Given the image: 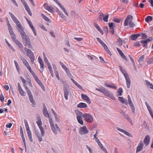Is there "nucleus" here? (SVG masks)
<instances>
[{
	"mask_svg": "<svg viewBox=\"0 0 153 153\" xmlns=\"http://www.w3.org/2000/svg\"><path fill=\"white\" fill-rule=\"evenodd\" d=\"M43 111L44 115L46 117H49L50 115L44 104Z\"/></svg>",
	"mask_w": 153,
	"mask_h": 153,
	"instance_id": "f3484780",
	"label": "nucleus"
},
{
	"mask_svg": "<svg viewBox=\"0 0 153 153\" xmlns=\"http://www.w3.org/2000/svg\"><path fill=\"white\" fill-rule=\"evenodd\" d=\"M133 19V17L131 15H128L125 19L124 23V26H127L129 25L130 27H133L135 25L132 22Z\"/></svg>",
	"mask_w": 153,
	"mask_h": 153,
	"instance_id": "20e7f679",
	"label": "nucleus"
},
{
	"mask_svg": "<svg viewBox=\"0 0 153 153\" xmlns=\"http://www.w3.org/2000/svg\"><path fill=\"white\" fill-rule=\"evenodd\" d=\"M21 60L22 61L25 66L27 68L28 70L29 71H31L32 70L31 67L26 59L22 57L21 58Z\"/></svg>",
	"mask_w": 153,
	"mask_h": 153,
	"instance_id": "9d476101",
	"label": "nucleus"
},
{
	"mask_svg": "<svg viewBox=\"0 0 153 153\" xmlns=\"http://www.w3.org/2000/svg\"><path fill=\"white\" fill-rule=\"evenodd\" d=\"M117 91L119 94V96H121L122 94V93L123 92L122 89L120 88L118 89V90Z\"/></svg>",
	"mask_w": 153,
	"mask_h": 153,
	"instance_id": "a18cd8bd",
	"label": "nucleus"
},
{
	"mask_svg": "<svg viewBox=\"0 0 153 153\" xmlns=\"http://www.w3.org/2000/svg\"><path fill=\"white\" fill-rule=\"evenodd\" d=\"M141 43H142L143 44V47L147 48V44L146 41L143 40H141L140 41Z\"/></svg>",
	"mask_w": 153,
	"mask_h": 153,
	"instance_id": "4c0bfd02",
	"label": "nucleus"
},
{
	"mask_svg": "<svg viewBox=\"0 0 153 153\" xmlns=\"http://www.w3.org/2000/svg\"><path fill=\"white\" fill-rule=\"evenodd\" d=\"M26 91L27 92V94L29 96V100L33 105H35L36 103L35 101L33 100V96L30 90L28 88L27 86L26 87Z\"/></svg>",
	"mask_w": 153,
	"mask_h": 153,
	"instance_id": "0eeeda50",
	"label": "nucleus"
},
{
	"mask_svg": "<svg viewBox=\"0 0 153 153\" xmlns=\"http://www.w3.org/2000/svg\"><path fill=\"white\" fill-rule=\"evenodd\" d=\"M79 132L81 135H84L88 134V131L87 130L86 126H83L79 128Z\"/></svg>",
	"mask_w": 153,
	"mask_h": 153,
	"instance_id": "6e6552de",
	"label": "nucleus"
},
{
	"mask_svg": "<svg viewBox=\"0 0 153 153\" xmlns=\"http://www.w3.org/2000/svg\"><path fill=\"white\" fill-rule=\"evenodd\" d=\"M59 63L61 65L62 68L65 70V72L69 70L66 66H65L60 61Z\"/></svg>",
	"mask_w": 153,
	"mask_h": 153,
	"instance_id": "473e14b6",
	"label": "nucleus"
},
{
	"mask_svg": "<svg viewBox=\"0 0 153 153\" xmlns=\"http://www.w3.org/2000/svg\"><path fill=\"white\" fill-rule=\"evenodd\" d=\"M41 16L47 22H49L50 21V19L47 16L44 15L43 13L41 14Z\"/></svg>",
	"mask_w": 153,
	"mask_h": 153,
	"instance_id": "58836bf2",
	"label": "nucleus"
},
{
	"mask_svg": "<svg viewBox=\"0 0 153 153\" xmlns=\"http://www.w3.org/2000/svg\"><path fill=\"white\" fill-rule=\"evenodd\" d=\"M39 128L41 131L42 136L44 137L45 134V131L43 128L42 126L39 127Z\"/></svg>",
	"mask_w": 153,
	"mask_h": 153,
	"instance_id": "c9c22d12",
	"label": "nucleus"
},
{
	"mask_svg": "<svg viewBox=\"0 0 153 153\" xmlns=\"http://www.w3.org/2000/svg\"><path fill=\"white\" fill-rule=\"evenodd\" d=\"M27 135L28 138L30 142H32L33 141V139L32 138L31 132L30 130L27 131Z\"/></svg>",
	"mask_w": 153,
	"mask_h": 153,
	"instance_id": "412c9836",
	"label": "nucleus"
},
{
	"mask_svg": "<svg viewBox=\"0 0 153 153\" xmlns=\"http://www.w3.org/2000/svg\"><path fill=\"white\" fill-rule=\"evenodd\" d=\"M86 147L90 153H93L92 150L90 147H89L88 145H86Z\"/></svg>",
	"mask_w": 153,
	"mask_h": 153,
	"instance_id": "338daca9",
	"label": "nucleus"
},
{
	"mask_svg": "<svg viewBox=\"0 0 153 153\" xmlns=\"http://www.w3.org/2000/svg\"><path fill=\"white\" fill-rule=\"evenodd\" d=\"M58 5L59 6L61 9L63 11L66 15L67 16H68V14L63 6L62 5L60 4H59Z\"/></svg>",
	"mask_w": 153,
	"mask_h": 153,
	"instance_id": "7c9ffc66",
	"label": "nucleus"
},
{
	"mask_svg": "<svg viewBox=\"0 0 153 153\" xmlns=\"http://www.w3.org/2000/svg\"><path fill=\"white\" fill-rule=\"evenodd\" d=\"M9 14L11 17L13 21L16 23L17 26V28L18 30H19V21L15 17L14 15L11 12H9Z\"/></svg>",
	"mask_w": 153,
	"mask_h": 153,
	"instance_id": "1a4fd4ad",
	"label": "nucleus"
},
{
	"mask_svg": "<svg viewBox=\"0 0 153 153\" xmlns=\"http://www.w3.org/2000/svg\"><path fill=\"white\" fill-rule=\"evenodd\" d=\"M143 142L142 141H141L140 142L138 146H137V148L136 149V152L137 153V152H139L142 149H143Z\"/></svg>",
	"mask_w": 153,
	"mask_h": 153,
	"instance_id": "4468645a",
	"label": "nucleus"
},
{
	"mask_svg": "<svg viewBox=\"0 0 153 153\" xmlns=\"http://www.w3.org/2000/svg\"><path fill=\"white\" fill-rule=\"evenodd\" d=\"M146 85L149 88L153 89V85L147 80H145Z\"/></svg>",
	"mask_w": 153,
	"mask_h": 153,
	"instance_id": "a878e982",
	"label": "nucleus"
},
{
	"mask_svg": "<svg viewBox=\"0 0 153 153\" xmlns=\"http://www.w3.org/2000/svg\"><path fill=\"white\" fill-rule=\"evenodd\" d=\"M150 140V139L149 136L148 135H146L143 141L144 143L146 146H147L149 144Z\"/></svg>",
	"mask_w": 153,
	"mask_h": 153,
	"instance_id": "a211bd4d",
	"label": "nucleus"
},
{
	"mask_svg": "<svg viewBox=\"0 0 153 153\" xmlns=\"http://www.w3.org/2000/svg\"><path fill=\"white\" fill-rule=\"evenodd\" d=\"M141 35L142 36V38L143 39H145V38H146L147 37V36L145 33H142L141 34Z\"/></svg>",
	"mask_w": 153,
	"mask_h": 153,
	"instance_id": "0e129e2a",
	"label": "nucleus"
},
{
	"mask_svg": "<svg viewBox=\"0 0 153 153\" xmlns=\"http://www.w3.org/2000/svg\"><path fill=\"white\" fill-rule=\"evenodd\" d=\"M109 17V14L108 13H106L103 16V19L104 21L107 22H108V18Z\"/></svg>",
	"mask_w": 153,
	"mask_h": 153,
	"instance_id": "c756f323",
	"label": "nucleus"
},
{
	"mask_svg": "<svg viewBox=\"0 0 153 153\" xmlns=\"http://www.w3.org/2000/svg\"><path fill=\"white\" fill-rule=\"evenodd\" d=\"M105 85L107 87L111 88L114 89H116L117 88V87L114 84H108L106 83L105 84Z\"/></svg>",
	"mask_w": 153,
	"mask_h": 153,
	"instance_id": "393cba45",
	"label": "nucleus"
},
{
	"mask_svg": "<svg viewBox=\"0 0 153 153\" xmlns=\"http://www.w3.org/2000/svg\"><path fill=\"white\" fill-rule=\"evenodd\" d=\"M74 39H76L78 42L81 41L83 40V39L82 38L74 37Z\"/></svg>",
	"mask_w": 153,
	"mask_h": 153,
	"instance_id": "bf43d9fd",
	"label": "nucleus"
},
{
	"mask_svg": "<svg viewBox=\"0 0 153 153\" xmlns=\"http://www.w3.org/2000/svg\"><path fill=\"white\" fill-rule=\"evenodd\" d=\"M118 99L119 101L121 102L123 104H125L126 105H127V100L125 99L124 98L122 97H118Z\"/></svg>",
	"mask_w": 153,
	"mask_h": 153,
	"instance_id": "4be33fe9",
	"label": "nucleus"
},
{
	"mask_svg": "<svg viewBox=\"0 0 153 153\" xmlns=\"http://www.w3.org/2000/svg\"><path fill=\"white\" fill-rule=\"evenodd\" d=\"M153 62V58H151L148 61V65H150Z\"/></svg>",
	"mask_w": 153,
	"mask_h": 153,
	"instance_id": "052dcab7",
	"label": "nucleus"
},
{
	"mask_svg": "<svg viewBox=\"0 0 153 153\" xmlns=\"http://www.w3.org/2000/svg\"><path fill=\"white\" fill-rule=\"evenodd\" d=\"M101 149L104 152H105V153H108V151L107 150V149L103 146L101 148Z\"/></svg>",
	"mask_w": 153,
	"mask_h": 153,
	"instance_id": "774afa93",
	"label": "nucleus"
},
{
	"mask_svg": "<svg viewBox=\"0 0 153 153\" xmlns=\"http://www.w3.org/2000/svg\"><path fill=\"white\" fill-rule=\"evenodd\" d=\"M36 82L42 88H44L43 85L39 79Z\"/></svg>",
	"mask_w": 153,
	"mask_h": 153,
	"instance_id": "49530a36",
	"label": "nucleus"
},
{
	"mask_svg": "<svg viewBox=\"0 0 153 153\" xmlns=\"http://www.w3.org/2000/svg\"><path fill=\"white\" fill-rule=\"evenodd\" d=\"M20 134L21 136V137L22 138V139L23 141V142L24 143V145L25 146V139L24 137V135L23 134V130L22 129H20Z\"/></svg>",
	"mask_w": 153,
	"mask_h": 153,
	"instance_id": "2f4dec72",
	"label": "nucleus"
},
{
	"mask_svg": "<svg viewBox=\"0 0 153 153\" xmlns=\"http://www.w3.org/2000/svg\"><path fill=\"white\" fill-rule=\"evenodd\" d=\"M129 104L131 107L132 110H134V106L132 102L129 103Z\"/></svg>",
	"mask_w": 153,
	"mask_h": 153,
	"instance_id": "603ef678",
	"label": "nucleus"
},
{
	"mask_svg": "<svg viewBox=\"0 0 153 153\" xmlns=\"http://www.w3.org/2000/svg\"><path fill=\"white\" fill-rule=\"evenodd\" d=\"M124 134H126V135H127L128 136H129V137H131L132 136V135L131 134V133H130L126 131L125 130H124V131L123 132Z\"/></svg>",
	"mask_w": 153,
	"mask_h": 153,
	"instance_id": "3c124183",
	"label": "nucleus"
},
{
	"mask_svg": "<svg viewBox=\"0 0 153 153\" xmlns=\"http://www.w3.org/2000/svg\"><path fill=\"white\" fill-rule=\"evenodd\" d=\"M94 25L97 30L101 33L102 35L104 33L102 30L97 24L95 23Z\"/></svg>",
	"mask_w": 153,
	"mask_h": 153,
	"instance_id": "5701e85b",
	"label": "nucleus"
},
{
	"mask_svg": "<svg viewBox=\"0 0 153 153\" xmlns=\"http://www.w3.org/2000/svg\"><path fill=\"white\" fill-rule=\"evenodd\" d=\"M7 27L9 32L11 36L12 39L13 41L19 47V42L18 40L16 39V36L13 31L12 28L10 25L7 26Z\"/></svg>",
	"mask_w": 153,
	"mask_h": 153,
	"instance_id": "39448f33",
	"label": "nucleus"
},
{
	"mask_svg": "<svg viewBox=\"0 0 153 153\" xmlns=\"http://www.w3.org/2000/svg\"><path fill=\"white\" fill-rule=\"evenodd\" d=\"M152 37H150L148 39H147L145 41H146L147 44L148 42H151L152 40Z\"/></svg>",
	"mask_w": 153,
	"mask_h": 153,
	"instance_id": "13d9d810",
	"label": "nucleus"
},
{
	"mask_svg": "<svg viewBox=\"0 0 153 153\" xmlns=\"http://www.w3.org/2000/svg\"><path fill=\"white\" fill-rule=\"evenodd\" d=\"M39 27L42 28L43 30L45 31H47V30L46 29V28L42 24H41L39 25Z\"/></svg>",
	"mask_w": 153,
	"mask_h": 153,
	"instance_id": "864d4df0",
	"label": "nucleus"
},
{
	"mask_svg": "<svg viewBox=\"0 0 153 153\" xmlns=\"http://www.w3.org/2000/svg\"><path fill=\"white\" fill-rule=\"evenodd\" d=\"M96 90L100 92L103 94L105 96L111 98L113 100H115V98L113 95L111 93V92L107 89L102 87L100 88H97Z\"/></svg>",
	"mask_w": 153,
	"mask_h": 153,
	"instance_id": "f03ea898",
	"label": "nucleus"
},
{
	"mask_svg": "<svg viewBox=\"0 0 153 153\" xmlns=\"http://www.w3.org/2000/svg\"><path fill=\"white\" fill-rule=\"evenodd\" d=\"M44 6L45 8L49 12L52 13L54 10L53 8L51 5H49L47 3H45Z\"/></svg>",
	"mask_w": 153,
	"mask_h": 153,
	"instance_id": "ddd939ff",
	"label": "nucleus"
},
{
	"mask_svg": "<svg viewBox=\"0 0 153 153\" xmlns=\"http://www.w3.org/2000/svg\"><path fill=\"white\" fill-rule=\"evenodd\" d=\"M104 14L102 12H100L99 13V19L100 20H102V17L103 16Z\"/></svg>",
	"mask_w": 153,
	"mask_h": 153,
	"instance_id": "09e8293b",
	"label": "nucleus"
},
{
	"mask_svg": "<svg viewBox=\"0 0 153 153\" xmlns=\"http://www.w3.org/2000/svg\"><path fill=\"white\" fill-rule=\"evenodd\" d=\"M76 118L78 123L81 125L83 124V122L81 117L80 116L77 115Z\"/></svg>",
	"mask_w": 153,
	"mask_h": 153,
	"instance_id": "cd10ccee",
	"label": "nucleus"
},
{
	"mask_svg": "<svg viewBox=\"0 0 153 153\" xmlns=\"http://www.w3.org/2000/svg\"><path fill=\"white\" fill-rule=\"evenodd\" d=\"M4 100V96L1 94L0 95V100L2 102H3Z\"/></svg>",
	"mask_w": 153,
	"mask_h": 153,
	"instance_id": "5fc2aeb1",
	"label": "nucleus"
},
{
	"mask_svg": "<svg viewBox=\"0 0 153 153\" xmlns=\"http://www.w3.org/2000/svg\"><path fill=\"white\" fill-rule=\"evenodd\" d=\"M30 73L32 75L34 79H35L36 81H37L39 79L38 78L37 76L35 74L34 72L32 70L30 71Z\"/></svg>",
	"mask_w": 153,
	"mask_h": 153,
	"instance_id": "c85d7f7f",
	"label": "nucleus"
},
{
	"mask_svg": "<svg viewBox=\"0 0 153 153\" xmlns=\"http://www.w3.org/2000/svg\"><path fill=\"white\" fill-rule=\"evenodd\" d=\"M24 50L26 52L27 56H28L30 58H33L32 57L34 56L33 52L30 50L25 47L24 48Z\"/></svg>",
	"mask_w": 153,
	"mask_h": 153,
	"instance_id": "f8f14e48",
	"label": "nucleus"
},
{
	"mask_svg": "<svg viewBox=\"0 0 153 153\" xmlns=\"http://www.w3.org/2000/svg\"><path fill=\"white\" fill-rule=\"evenodd\" d=\"M116 49L118 52L119 53L120 55L121 56L122 58L124 60L127 61V59L124 53H123L122 51L118 48H117Z\"/></svg>",
	"mask_w": 153,
	"mask_h": 153,
	"instance_id": "2eb2a0df",
	"label": "nucleus"
},
{
	"mask_svg": "<svg viewBox=\"0 0 153 153\" xmlns=\"http://www.w3.org/2000/svg\"><path fill=\"white\" fill-rule=\"evenodd\" d=\"M48 118H49V122L50 124L51 127L54 126V124L53 123L52 119V118H51L50 116Z\"/></svg>",
	"mask_w": 153,
	"mask_h": 153,
	"instance_id": "37998d69",
	"label": "nucleus"
},
{
	"mask_svg": "<svg viewBox=\"0 0 153 153\" xmlns=\"http://www.w3.org/2000/svg\"><path fill=\"white\" fill-rule=\"evenodd\" d=\"M20 94L23 96H25L26 95L25 92H24L21 88L20 87Z\"/></svg>",
	"mask_w": 153,
	"mask_h": 153,
	"instance_id": "c03bdc74",
	"label": "nucleus"
},
{
	"mask_svg": "<svg viewBox=\"0 0 153 153\" xmlns=\"http://www.w3.org/2000/svg\"><path fill=\"white\" fill-rule=\"evenodd\" d=\"M20 32L25 45L27 46L29 48H31L32 45L28 36L26 35V33L23 31H21Z\"/></svg>",
	"mask_w": 153,
	"mask_h": 153,
	"instance_id": "f257e3e1",
	"label": "nucleus"
},
{
	"mask_svg": "<svg viewBox=\"0 0 153 153\" xmlns=\"http://www.w3.org/2000/svg\"><path fill=\"white\" fill-rule=\"evenodd\" d=\"M82 116L84 118L85 120L87 122L91 123L93 122V117L90 114L85 113L83 114Z\"/></svg>",
	"mask_w": 153,
	"mask_h": 153,
	"instance_id": "423d86ee",
	"label": "nucleus"
},
{
	"mask_svg": "<svg viewBox=\"0 0 153 153\" xmlns=\"http://www.w3.org/2000/svg\"><path fill=\"white\" fill-rule=\"evenodd\" d=\"M119 67L120 68V69L123 74L125 78L127 86L128 88H129L131 85V81L130 77L128 74L126 72L125 70L123 69L120 65H119Z\"/></svg>",
	"mask_w": 153,
	"mask_h": 153,
	"instance_id": "7ed1b4c3",
	"label": "nucleus"
},
{
	"mask_svg": "<svg viewBox=\"0 0 153 153\" xmlns=\"http://www.w3.org/2000/svg\"><path fill=\"white\" fill-rule=\"evenodd\" d=\"M103 48L105 49V51L109 55L111 56V54L110 51L109 50V49L108 48V47L107 46V45H105L103 47Z\"/></svg>",
	"mask_w": 153,
	"mask_h": 153,
	"instance_id": "72a5a7b5",
	"label": "nucleus"
},
{
	"mask_svg": "<svg viewBox=\"0 0 153 153\" xmlns=\"http://www.w3.org/2000/svg\"><path fill=\"white\" fill-rule=\"evenodd\" d=\"M108 26L110 28H114L115 26V25L113 22L109 23H108Z\"/></svg>",
	"mask_w": 153,
	"mask_h": 153,
	"instance_id": "a19ab883",
	"label": "nucleus"
},
{
	"mask_svg": "<svg viewBox=\"0 0 153 153\" xmlns=\"http://www.w3.org/2000/svg\"><path fill=\"white\" fill-rule=\"evenodd\" d=\"M37 121H36V123L38 126L39 127H42V123L41 121V119L40 117H37Z\"/></svg>",
	"mask_w": 153,
	"mask_h": 153,
	"instance_id": "b1692460",
	"label": "nucleus"
},
{
	"mask_svg": "<svg viewBox=\"0 0 153 153\" xmlns=\"http://www.w3.org/2000/svg\"><path fill=\"white\" fill-rule=\"evenodd\" d=\"M72 16L74 18L76 16H77V14L75 12L72 11L71 12Z\"/></svg>",
	"mask_w": 153,
	"mask_h": 153,
	"instance_id": "e2e57ef3",
	"label": "nucleus"
},
{
	"mask_svg": "<svg viewBox=\"0 0 153 153\" xmlns=\"http://www.w3.org/2000/svg\"><path fill=\"white\" fill-rule=\"evenodd\" d=\"M63 90L64 93V96L66 100H68V96L69 95L68 91L67 88L65 87L64 88Z\"/></svg>",
	"mask_w": 153,
	"mask_h": 153,
	"instance_id": "6ab92c4d",
	"label": "nucleus"
},
{
	"mask_svg": "<svg viewBox=\"0 0 153 153\" xmlns=\"http://www.w3.org/2000/svg\"><path fill=\"white\" fill-rule=\"evenodd\" d=\"M130 59L131 62L133 64V65L134 68L135 67V63L134 62V60L132 58H130Z\"/></svg>",
	"mask_w": 153,
	"mask_h": 153,
	"instance_id": "69168bd1",
	"label": "nucleus"
},
{
	"mask_svg": "<svg viewBox=\"0 0 153 153\" xmlns=\"http://www.w3.org/2000/svg\"><path fill=\"white\" fill-rule=\"evenodd\" d=\"M130 38L131 39H132V40H134V41L136 40V39L137 38L135 34H132V35H131L130 36Z\"/></svg>",
	"mask_w": 153,
	"mask_h": 153,
	"instance_id": "de8ad7c7",
	"label": "nucleus"
},
{
	"mask_svg": "<svg viewBox=\"0 0 153 153\" xmlns=\"http://www.w3.org/2000/svg\"><path fill=\"white\" fill-rule=\"evenodd\" d=\"M87 106V104L83 102H80L77 105V107L79 108H85Z\"/></svg>",
	"mask_w": 153,
	"mask_h": 153,
	"instance_id": "aec40b11",
	"label": "nucleus"
},
{
	"mask_svg": "<svg viewBox=\"0 0 153 153\" xmlns=\"http://www.w3.org/2000/svg\"><path fill=\"white\" fill-rule=\"evenodd\" d=\"M97 39L98 41L102 46L103 47L104 45H106L103 42V41L100 38H97Z\"/></svg>",
	"mask_w": 153,
	"mask_h": 153,
	"instance_id": "e433bc0d",
	"label": "nucleus"
},
{
	"mask_svg": "<svg viewBox=\"0 0 153 153\" xmlns=\"http://www.w3.org/2000/svg\"><path fill=\"white\" fill-rule=\"evenodd\" d=\"M55 73L56 74V76L58 79L59 80H60V78L59 76V74L58 72L57 71H55Z\"/></svg>",
	"mask_w": 153,
	"mask_h": 153,
	"instance_id": "680f3d73",
	"label": "nucleus"
},
{
	"mask_svg": "<svg viewBox=\"0 0 153 153\" xmlns=\"http://www.w3.org/2000/svg\"><path fill=\"white\" fill-rule=\"evenodd\" d=\"M113 21L114 22L117 23H119L120 22V19L117 18H114L113 19Z\"/></svg>",
	"mask_w": 153,
	"mask_h": 153,
	"instance_id": "6e6d98bb",
	"label": "nucleus"
},
{
	"mask_svg": "<svg viewBox=\"0 0 153 153\" xmlns=\"http://www.w3.org/2000/svg\"><path fill=\"white\" fill-rule=\"evenodd\" d=\"M82 98L84 100L86 101L87 102L89 103H90L91 101L89 97L85 94H81Z\"/></svg>",
	"mask_w": 153,
	"mask_h": 153,
	"instance_id": "dca6fc26",
	"label": "nucleus"
},
{
	"mask_svg": "<svg viewBox=\"0 0 153 153\" xmlns=\"http://www.w3.org/2000/svg\"><path fill=\"white\" fill-rule=\"evenodd\" d=\"M14 62L15 64L16 68L17 69V70L18 71V72H19V67L18 64L17 63V62L16 60L14 61Z\"/></svg>",
	"mask_w": 153,
	"mask_h": 153,
	"instance_id": "8fccbe9b",
	"label": "nucleus"
},
{
	"mask_svg": "<svg viewBox=\"0 0 153 153\" xmlns=\"http://www.w3.org/2000/svg\"><path fill=\"white\" fill-rule=\"evenodd\" d=\"M20 78L21 81L24 84V87L26 88V87L27 86L26 85V80L22 76H20Z\"/></svg>",
	"mask_w": 153,
	"mask_h": 153,
	"instance_id": "ea45409f",
	"label": "nucleus"
},
{
	"mask_svg": "<svg viewBox=\"0 0 153 153\" xmlns=\"http://www.w3.org/2000/svg\"><path fill=\"white\" fill-rule=\"evenodd\" d=\"M152 16H147L145 19V21L146 22H149V21H152Z\"/></svg>",
	"mask_w": 153,
	"mask_h": 153,
	"instance_id": "79ce46f5",
	"label": "nucleus"
},
{
	"mask_svg": "<svg viewBox=\"0 0 153 153\" xmlns=\"http://www.w3.org/2000/svg\"><path fill=\"white\" fill-rule=\"evenodd\" d=\"M51 128L53 132L55 134H56L57 133V131L60 132V130L59 128L58 127L57 124H55V126H53L51 127Z\"/></svg>",
	"mask_w": 153,
	"mask_h": 153,
	"instance_id": "9b49d317",
	"label": "nucleus"
},
{
	"mask_svg": "<svg viewBox=\"0 0 153 153\" xmlns=\"http://www.w3.org/2000/svg\"><path fill=\"white\" fill-rule=\"evenodd\" d=\"M30 23H29V25L30 27L32 29L35 36H36V31L35 30V28H34L33 25L32 24L31 22H30Z\"/></svg>",
	"mask_w": 153,
	"mask_h": 153,
	"instance_id": "bb28decb",
	"label": "nucleus"
},
{
	"mask_svg": "<svg viewBox=\"0 0 153 153\" xmlns=\"http://www.w3.org/2000/svg\"><path fill=\"white\" fill-rule=\"evenodd\" d=\"M116 43L119 46H120L123 44V41L120 38H119L118 40L116 42Z\"/></svg>",
	"mask_w": 153,
	"mask_h": 153,
	"instance_id": "f704fd0d",
	"label": "nucleus"
},
{
	"mask_svg": "<svg viewBox=\"0 0 153 153\" xmlns=\"http://www.w3.org/2000/svg\"><path fill=\"white\" fill-rule=\"evenodd\" d=\"M38 60L40 64L44 63L42 59L40 56L38 57Z\"/></svg>",
	"mask_w": 153,
	"mask_h": 153,
	"instance_id": "4d7b16f0",
	"label": "nucleus"
}]
</instances>
